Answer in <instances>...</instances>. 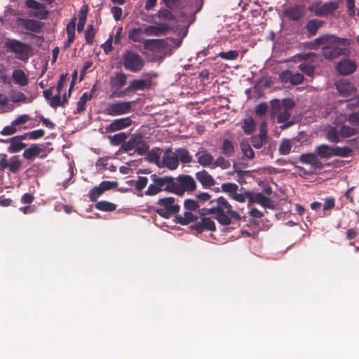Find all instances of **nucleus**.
<instances>
[{
    "mask_svg": "<svg viewBox=\"0 0 359 359\" xmlns=\"http://www.w3.org/2000/svg\"><path fill=\"white\" fill-rule=\"evenodd\" d=\"M93 95L88 93H83L79 100L76 103L77 111L79 114H82L86 110V104L88 100H91Z\"/></svg>",
    "mask_w": 359,
    "mask_h": 359,
    "instance_id": "39",
    "label": "nucleus"
},
{
    "mask_svg": "<svg viewBox=\"0 0 359 359\" xmlns=\"http://www.w3.org/2000/svg\"><path fill=\"white\" fill-rule=\"evenodd\" d=\"M19 130L20 129L16 128V126L14 125V123L12 121L10 126H5L0 131V134L1 135H4V136H9V135H12L16 133L17 131Z\"/></svg>",
    "mask_w": 359,
    "mask_h": 359,
    "instance_id": "55",
    "label": "nucleus"
},
{
    "mask_svg": "<svg viewBox=\"0 0 359 359\" xmlns=\"http://www.w3.org/2000/svg\"><path fill=\"white\" fill-rule=\"evenodd\" d=\"M16 23L18 27L34 33L41 32L43 27L44 26V23L39 20L23 18H18Z\"/></svg>",
    "mask_w": 359,
    "mask_h": 359,
    "instance_id": "13",
    "label": "nucleus"
},
{
    "mask_svg": "<svg viewBox=\"0 0 359 359\" xmlns=\"http://www.w3.org/2000/svg\"><path fill=\"white\" fill-rule=\"evenodd\" d=\"M9 143L7 151L10 154L18 153L27 147L25 143L20 142L15 136L9 138Z\"/></svg>",
    "mask_w": 359,
    "mask_h": 359,
    "instance_id": "30",
    "label": "nucleus"
},
{
    "mask_svg": "<svg viewBox=\"0 0 359 359\" xmlns=\"http://www.w3.org/2000/svg\"><path fill=\"white\" fill-rule=\"evenodd\" d=\"M241 148L244 156L248 159H252L255 157V152L248 143H242Z\"/></svg>",
    "mask_w": 359,
    "mask_h": 359,
    "instance_id": "53",
    "label": "nucleus"
},
{
    "mask_svg": "<svg viewBox=\"0 0 359 359\" xmlns=\"http://www.w3.org/2000/svg\"><path fill=\"white\" fill-rule=\"evenodd\" d=\"M340 133L334 127H331L326 133V138L332 143H338L341 141L340 140Z\"/></svg>",
    "mask_w": 359,
    "mask_h": 359,
    "instance_id": "40",
    "label": "nucleus"
},
{
    "mask_svg": "<svg viewBox=\"0 0 359 359\" xmlns=\"http://www.w3.org/2000/svg\"><path fill=\"white\" fill-rule=\"evenodd\" d=\"M76 20V18H73L67 25V40L64 44L65 49H67L74 41Z\"/></svg>",
    "mask_w": 359,
    "mask_h": 359,
    "instance_id": "27",
    "label": "nucleus"
},
{
    "mask_svg": "<svg viewBox=\"0 0 359 359\" xmlns=\"http://www.w3.org/2000/svg\"><path fill=\"white\" fill-rule=\"evenodd\" d=\"M177 222L182 225H187L189 223L194 222L197 219V217L195 216L191 212H185L183 215H179L177 217Z\"/></svg>",
    "mask_w": 359,
    "mask_h": 359,
    "instance_id": "37",
    "label": "nucleus"
},
{
    "mask_svg": "<svg viewBox=\"0 0 359 359\" xmlns=\"http://www.w3.org/2000/svg\"><path fill=\"white\" fill-rule=\"evenodd\" d=\"M95 36V31L94 29V26L92 24H89L87 26L86 30L85 32L86 43L90 46L93 45Z\"/></svg>",
    "mask_w": 359,
    "mask_h": 359,
    "instance_id": "44",
    "label": "nucleus"
},
{
    "mask_svg": "<svg viewBox=\"0 0 359 359\" xmlns=\"http://www.w3.org/2000/svg\"><path fill=\"white\" fill-rule=\"evenodd\" d=\"M132 109L130 102H117L108 105L104 113L109 116H116L129 113Z\"/></svg>",
    "mask_w": 359,
    "mask_h": 359,
    "instance_id": "11",
    "label": "nucleus"
},
{
    "mask_svg": "<svg viewBox=\"0 0 359 359\" xmlns=\"http://www.w3.org/2000/svg\"><path fill=\"white\" fill-rule=\"evenodd\" d=\"M150 81L144 79H134L130 82L128 86L126 88V91L128 93L137 90H143L149 87Z\"/></svg>",
    "mask_w": 359,
    "mask_h": 359,
    "instance_id": "25",
    "label": "nucleus"
},
{
    "mask_svg": "<svg viewBox=\"0 0 359 359\" xmlns=\"http://www.w3.org/2000/svg\"><path fill=\"white\" fill-rule=\"evenodd\" d=\"M212 163L215 167H219L222 169H227L231 166L230 162L223 156H219Z\"/></svg>",
    "mask_w": 359,
    "mask_h": 359,
    "instance_id": "56",
    "label": "nucleus"
},
{
    "mask_svg": "<svg viewBox=\"0 0 359 359\" xmlns=\"http://www.w3.org/2000/svg\"><path fill=\"white\" fill-rule=\"evenodd\" d=\"M87 6H84L81 8L79 13V22L77 24L78 32H81L86 22L87 19Z\"/></svg>",
    "mask_w": 359,
    "mask_h": 359,
    "instance_id": "36",
    "label": "nucleus"
},
{
    "mask_svg": "<svg viewBox=\"0 0 359 359\" xmlns=\"http://www.w3.org/2000/svg\"><path fill=\"white\" fill-rule=\"evenodd\" d=\"M104 193L103 190L100 186L93 187L89 192V198L90 201H96L98 197H100Z\"/></svg>",
    "mask_w": 359,
    "mask_h": 359,
    "instance_id": "57",
    "label": "nucleus"
},
{
    "mask_svg": "<svg viewBox=\"0 0 359 359\" xmlns=\"http://www.w3.org/2000/svg\"><path fill=\"white\" fill-rule=\"evenodd\" d=\"M11 100L14 103L25 102L29 103L31 100L27 98L25 95L22 92H13L11 95Z\"/></svg>",
    "mask_w": 359,
    "mask_h": 359,
    "instance_id": "49",
    "label": "nucleus"
},
{
    "mask_svg": "<svg viewBox=\"0 0 359 359\" xmlns=\"http://www.w3.org/2000/svg\"><path fill=\"white\" fill-rule=\"evenodd\" d=\"M349 40L339 38L334 35H321L309 43L311 49H317L323 46L322 54L327 59H333L339 55H346L349 53Z\"/></svg>",
    "mask_w": 359,
    "mask_h": 359,
    "instance_id": "2",
    "label": "nucleus"
},
{
    "mask_svg": "<svg viewBox=\"0 0 359 359\" xmlns=\"http://www.w3.org/2000/svg\"><path fill=\"white\" fill-rule=\"evenodd\" d=\"M161 151V149L158 147H156L152 149L151 150H149L146 154V160L150 163H155L158 167H161L160 162V154L158 151Z\"/></svg>",
    "mask_w": 359,
    "mask_h": 359,
    "instance_id": "34",
    "label": "nucleus"
},
{
    "mask_svg": "<svg viewBox=\"0 0 359 359\" xmlns=\"http://www.w3.org/2000/svg\"><path fill=\"white\" fill-rule=\"evenodd\" d=\"M14 83L20 86H25L29 83V78L21 69H15L12 72Z\"/></svg>",
    "mask_w": 359,
    "mask_h": 359,
    "instance_id": "26",
    "label": "nucleus"
},
{
    "mask_svg": "<svg viewBox=\"0 0 359 359\" xmlns=\"http://www.w3.org/2000/svg\"><path fill=\"white\" fill-rule=\"evenodd\" d=\"M50 106L53 108H57L59 106L65 107L64 103L61 100V93H57L55 95L50 99Z\"/></svg>",
    "mask_w": 359,
    "mask_h": 359,
    "instance_id": "59",
    "label": "nucleus"
},
{
    "mask_svg": "<svg viewBox=\"0 0 359 359\" xmlns=\"http://www.w3.org/2000/svg\"><path fill=\"white\" fill-rule=\"evenodd\" d=\"M151 183L148 184L147 177L138 176L137 180L128 181L127 183L134 187L135 194L139 197L156 196L161 192L172 193L175 187L174 177L170 175L161 176L156 173L150 175Z\"/></svg>",
    "mask_w": 359,
    "mask_h": 359,
    "instance_id": "1",
    "label": "nucleus"
},
{
    "mask_svg": "<svg viewBox=\"0 0 359 359\" xmlns=\"http://www.w3.org/2000/svg\"><path fill=\"white\" fill-rule=\"evenodd\" d=\"M218 55L224 60H232L237 58L238 52L237 50H229L227 52H220Z\"/></svg>",
    "mask_w": 359,
    "mask_h": 359,
    "instance_id": "58",
    "label": "nucleus"
},
{
    "mask_svg": "<svg viewBox=\"0 0 359 359\" xmlns=\"http://www.w3.org/2000/svg\"><path fill=\"white\" fill-rule=\"evenodd\" d=\"M142 31L140 28H134L129 32L128 37L134 42H142L143 40L141 38Z\"/></svg>",
    "mask_w": 359,
    "mask_h": 359,
    "instance_id": "54",
    "label": "nucleus"
},
{
    "mask_svg": "<svg viewBox=\"0 0 359 359\" xmlns=\"http://www.w3.org/2000/svg\"><path fill=\"white\" fill-rule=\"evenodd\" d=\"M339 94L345 97H358V90L348 80L342 79L335 83Z\"/></svg>",
    "mask_w": 359,
    "mask_h": 359,
    "instance_id": "12",
    "label": "nucleus"
},
{
    "mask_svg": "<svg viewBox=\"0 0 359 359\" xmlns=\"http://www.w3.org/2000/svg\"><path fill=\"white\" fill-rule=\"evenodd\" d=\"M196 156L198 158V163L203 167H208L213 163V156L205 150L198 151Z\"/></svg>",
    "mask_w": 359,
    "mask_h": 359,
    "instance_id": "31",
    "label": "nucleus"
},
{
    "mask_svg": "<svg viewBox=\"0 0 359 359\" xmlns=\"http://www.w3.org/2000/svg\"><path fill=\"white\" fill-rule=\"evenodd\" d=\"M23 157L27 160H33L39 156L41 158L46 157L47 154L44 153V147L42 144H34L27 149H25L22 154Z\"/></svg>",
    "mask_w": 359,
    "mask_h": 359,
    "instance_id": "16",
    "label": "nucleus"
},
{
    "mask_svg": "<svg viewBox=\"0 0 359 359\" xmlns=\"http://www.w3.org/2000/svg\"><path fill=\"white\" fill-rule=\"evenodd\" d=\"M299 69L301 70V72L309 76H312L315 72L314 66L306 62L300 64Z\"/></svg>",
    "mask_w": 359,
    "mask_h": 359,
    "instance_id": "51",
    "label": "nucleus"
},
{
    "mask_svg": "<svg viewBox=\"0 0 359 359\" xmlns=\"http://www.w3.org/2000/svg\"><path fill=\"white\" fill-rule=\"evenodd\" d=\"M357 69V64L350 58L341 59L336 66L337 71L341 75L346 76L353 74Z\"/></svg>",
    "mask_w": 359,
    "mask_h": 359,
    "instance_id": "14",
    "label": "nucleus"
},
{
    "mask_svg": "<svg viewBox=\"0 0 359 359\" xmlns=\"http://www.w3.org/2000/svg\"><path fill=\"white\" fill-rule=\"evenodd\" d=\"M255 203L264 208H271L272 206L271 199L264 196L262 193L255 194Z\"/></svg>",
    "mask_w": 359,
    "mask_h": 359,
    "instance_id": "45",
    "label": "nucleus"
},
{
    "mask_svg": "<svg viewBox=\"0 0 359 359\" xmlns=\"http://www.w3.org/2000/svg\"><path fill=\"white\" fill-rule=\"evenodd\" d=\"M271 113L273 116H277V121L282 123L281 129H285L290 127L294 123L291 120V114L290 111L282 110L280 101L277 99L271 101Z\"/></svg>",
    "mask_w": 359,
    "mask_h": 359,
    "instance_id": "7",
    "label": "nucleus"
},
{
    "mask_svg": "<svg viewBox=\"0 0 359 359\" xmlns=\"http://www.w3.org/2000/svg\"><path fill=\"white\" fill-rule=\"evenodd\" d=\"M355 99H351L344 104H345L346 111L351 112H356L359 111V97H355Z\"/></svg>",
    "mask_w": 359,
    "mask_h": 359,
    "instance_id": "43",
    "label": "nucleus"
},
{
    "mask_svg": "<svg viewBox=\"0 0 359 359\" xmlns=\"http://www.w3.org/2000/svg\"><path fill=\"white\" fill-rule=\"evenodd\" d=\"M266 143V139L259 136L254 135L251 138V144L253 147L255 149L262 148Z\"/></svg>",
    "mask_w": 359,
    "mask_h": 359,
    "instance_id": "52",
    "label": "nucleus"
},
{
    "mask_svg": "<svg viewBox=\"0 0 359 359\" xmlns=\"http://www.w3.org/2000/svg\"><path fill=\"white\" fill-rule=\"evenodd\" d=\"M170 29L169 26L165 23H160L158 25L147 26L144 28L143 33L147 36H158L165 34Z\"/></svg>",
    "mask_w": 359,
    "mask_h": 359,
    "instance_id": "23",
    "label": "nucleus"
},
{
    "mask_svg": "<svg viewBox=\"0 0 359 359\" xmlns=\"http://www.w3.org/2000/svg\"><path fill=\"white\" fill-rule=\"evenodd\" d=\"M158 17L160 19H163V20H172L174 19L173 14L171 13V11H170L168 9L160 10L158 13Z\"/></svg>",
    "mask_w": 359,
    "mask_h": 359,
    "instance_id": "64",
    "label": "nucleus"
},
{
    "mask_svg": "<svg viewBox=\"0 0 359 359\" xmlns=\"http://www.w3.org/2000/svg\"><path fill=\"white\" fill-rule=\"evenodd\" d=\"M292 149V144L290 140H283L279 146L278 151L281 155H287Z\"/></svg>",
    "mask_w": 359,
    "mask_h": 359,
    "instance_id": "50",
    "label": "nucleus"
},
{
    "mask_svg": "<svg viewBox=\"0 0 359 359\" xmlns=\"http://www.w3.org/2000/svg\"><path fill=\"white\" fill-rule=\"evenodd\" d=\"M149 149V146L144 140L143 135L140 133H134L126 142L121 145L119 151L128 153L129 156H133L134 154L144 156Z\"/></svg>",
    "mask_w": 359,
    "mask_h": 359,
    "instance_id": "4",
    "label": "nucleus"
},
{
    "mask_svg": "<svg viewBox=\"0 0 359 359\" xmlns=\"http://www.w3.org/2000/svg\"><path fill=\"white\" fill-rule=\"evenodd\" d=\"M179 165V160L176 152H172L170 148H168L164 151L162 158V165L167 168L168 170H174L177 168Z\"/></svg>",
    "mask_w": 359,
    "mask_h": 359,
    "instance_id": "15",
    "label": "nucleus"
},
{
    "mask_svg": "<svg viewBox=\"0 0 359 359\" xmlns=\"http://www.w3.org/2000/svg\"><path fill=\"white\" fill-rule=\"evenodd\" d=\"M339 7V1L336 0L329 1L323 4L320 7L315 11L316 16H326L333 13Z\"/></svg>",
    "mask_w": 359,
    "mask_h": 359,
    "instance_id": "21",
    "label": "nucleus"
},
{
    "mask_svg": "<svg viewBox=\"0 0 359 359\" xmlns=\"http://www.w3.org/2000/svg\"><path fill=\"white\" fill-rule=\"evenodd\" d=\"M128 135L126 133L121 132L109 137L110 143L112 145L118 146L122 144L123 142H126Z\"/></svg>",
    "mask_w": 359,
    "mask_h": 359,
    "instance_id": "42",
    "label": "nucleus"
},
{
    "mask_svg": "<svg viewBox=\"0 0 359 359\" xmlns=\"http://www.w3.org/2000/svg\"><path fill=\"white\" fill-rule=\"evenodd\" d=\"M184 207L185 209L194 211L199 208L198 203L193 199H187L184 202Z\"/></svg>",
    "mask_w": 359,
    "mask_h": 359,
    "instance_id": "62",
    "label": "nucleus"
},
{
    "mask_svg": "<svg viewBox=\"0 0 359 359\" xmlns=\"http://www.w3.org/2000/svg\"><path fill=\"white\" fill-rule=\"evenodd\" d=\"M175 187L173 194L179 196L182 195L185 191H193L196 188L194 179L188 175H180L174 177Z\"/></svg>",
    "mask_w": 359,
    "mask_h": 359,
    "instance_id": "9",
    "label": "nucleus"
},
{
    "mask_svg": "<svg viewBox=\"0 0 359 359\" xmlns=\"http://www.w3.org/2000/svg\"><path fill=\"white\" fill-rule=\"evenodd\" d=\"M305 7L303 5H295L286 8L284 13L287 18L292 21L301 20L305 15Z\"/></svg>",
    "mask_w": 359,
    "mask_h": 359,
    "instance_id": "18",
    "label": "nucleus"
},
{
    "mask_svg": "<svg viewBox=\"0 0 359 359\" xmlns=\"http://www.w3.org/2000/svg\"><path fill=\"white\" fill-rule=\"evenodd\" d=\"M127 82V75L123 72H116L109 77V86L112 89L119 90Z\"/></svg>",
    "mask_w": 359,
    "mask_h": 359,
    "instance_id": "20",
    "label": "nucleus"
},
{
    "mask_svg": "<svg viewBox=\"0 0 359 359\" xmlns=\"http://www.w3.org/2000/svg\"><path fill=\"white\" fill-rule=\"evenodd\" d=\"M324 22L318 19H313L308 21L306 25V29L309 36H313L317 34L318 30L323 25Z\"/></svg>",
    "mask_w": 359,
    "mask_h": 359,
    "instance_id": "29",
    "label": "nucleus"
},
{
    "mask_svg": "<svg viewBox=\"0 0 359 359\" xmlns=\"http://www.w3.org/2000/svg\"><path fill=\"white\" fill-rule=\"evenodd\" d=\"M95 206L97 210L104 212H113L116 208V204L106 201H100Z\"/></svg>",
    "mask_w": 359,
    "mask_h": 359,
    "instance_id": "38",
    "label": "nucleus"
},
{
    "mask_svg": "<svg viewBox=\"0 0 359 359\" xmlns=\"http://www.w3.org/2000/svg\"><path fill=\"white\" fill-rule=\"evenodd\" d=\"M7 50L16 55V58L26 62L29 57L31 46L17 39H8L6 42Z\"/></svg>",
    "mask_w": 359,
    "mask_h": 359,
    "instance_id": "8",
    "label": "nucleus"
},
{
    "mask_svg": "<svg viewBox=\"0 0 359 359\" xmlns=\"http://www.w3.org/2000/svg\"><path fill=\"white\" fill-rule=\"evenodd\" d=\"M255 128V122L252 118H248L244 120L243 129L246 135L252 134Z\"/></svg>",
    "mask_w": 359,
    "mask_h": 359,
    "instance_id": "46",
    "label": "nucleus"
},
{
    "mask_svg": "<svg viewBox=\"0 0 359 359\" xmlns=\"http://www.w3.org/2000/svg\"><path fill=\"white\" fill-rule=\"evenodd\" d=\"M121 65L124 69L133 73L141 72L144 65V59L137 53L125 50L121 55Z\"/></svg>",
    "mask_w": 359,
    "mask_h": 359,
    "instance_id": "5",
    "label": "nucleus"
},
{
    "mask_svg": "<svg viewBox=\"0 0 359 359\" xmlns=\"http://www.w3.org/2000/svg\"><path fill=\"white\" fill-rule=\"evenodd\" d=\"M22 166L18 156H13L9 159L6 154H0V172L8 170L11 173H17Z\"/></svg>",
    "mask_w": 359,
    "mask_h": 359,
    "instance_id": "10",
    "label": "nucleus"
},
{
    "mask_svg": "<svg viewBox=\"0 0 359 359\" xmlns=\"http://www.w3.org/2000/svg\"><path fill=\"white\" fill-rule=\"evenodd\" d=\"M351 153L352 150L347 147H333V156L348 157Z\"/></svg>",
    "mask_w": 359,
    "mask_h": 359,
    "instance_id": "41",
    "label": "nucleus"
},
{
    "mask_svg": "<svg viewBox=\"0 0 359 359\" xmlns=\"http://www.w3.org/2000/svg\"><path fill=\"white\" fill-rule=\"evenodd\" d=\"M132 120L130 117H125L113 121L109 126L106 127L107 132L113 133L126 128L131 126Z\"/></svg>",
    "mask_w": 359,
    "mask_h": 359,
    "instance_id": "22",
    "label": "nucleus"
},
{
    "mask_svg": "<svg viewBox=\"0 0 359 359\" xmlns=\"http://www.w3.org/2000/svg\"><path fill=\"white\" fill-rule=\"evenodd\" d=\"M191 228L196 230L198 233H201L205 230L210 231H216L215 222L211 218L206 217H202L201 222L191 225Z\"/></svg>",
    "mask_w": 359,
    "mask_h": 359,
    "instance_id": "17",
    "label": "nucleus"
},
{
    "mask_svg": "<svg viewBox=\"0 0 359 359\" xmlns=\"http://www.w3.org/2000/svg\"><path fill=\"white\" fill-rule=\"evenodd\" d=\"M177 159L183 163H189L192 161V156L186 148H179L175 151Z\"/></svg>",
    "mask_w": 359,
    "mask_h": 359,
    "instance_id": "35",
    "label": "nucleus"
},
{
    "mask_svg": "<svg viewBox=\"0 0 359 359\" xmlns=\"http://www.w3.org/2000/svg\"><path fill=\"white\" fill-rule=\"evenodd\" d=\"M196 177L203 187H210L216 183L215 179L205 170L196 172Z\"/></svg>",
    "mask_w": 359,
    "mask_h": 359,
    "instance_id": "24",
    "label": "nucleus"
},
{
    "mask_svg": "<svg viewBox=\"0 0 359 359\" xmlns=\"http://www.w3.org/2000/svg\"><path fill=\"white\" fill-rule=\"evenodd\" d=\"M156 205L158 207L155 209V212L165 219H169L173 215L178 213L180 209V205L176 203V199L172 196L159 198Z\"/></svg>",
    "mask_w": 359,
    "mask_h": 359,
    "instance_id": "6",
    "label": "nucleus"
},
{
    "mask_svg": "<svg viewBox=\"0 0 359 359\" xmlns=\"http://www.w3.org/2000/svg\"><path fill=\"white\" fill-rule=\"evenodd\" d=\"M210 212L214 213V218L223 226L231 224L232 219L240 221L241 217L239 213L233 209L232 205L223 196L210 201Z\"/></svg>",
    "mask_w": 359,
    "mask_h": 359,
    "instance_id": "3",
    "label": "nucleus"
},
{
    "mask_svg": "<svg viewBox=\"0 0 359 359\" xmlns=\"http://www.w3.org/2000/svg\"><path fill=\"white\" fill-rule=\"evenodd\" d=\"M222 153L226 157H231L235 154V146L229 139H224L220 147Z\"/></svg>",
    "mask_w": 359,
    "mask_h": 359,
    "instance_id": "33",
    "label": "nucleus"
},
{
    "mask_svg": "<svg viewBox=\"0 0 359 359\" xmlns=\"http://www.w3.org/2000/svg\"><path fill=\"white\" fill-rule=\"evenodd\" d=\"M299 161L302 163L311 165L313 168L321 170L323 163L318 159L317 154L306 153L299 156Z\"/></svg>",
    "mask_w": 359,
    "mask_h": 359,
    "instance_id": "19",
    "label": "nucleus"
},
{
    "mask_svg": "<svg viewBox=\"0 0 359 359\" xmlns=\"http://www.w3.org/2000/svg\"><path fill=\"white\" fill-rule=\"evenodd\" d=\"M164 43L163 39H145L143 41L144 48L146 50L150 51L157 52L161 50L163 43Z\"/></svg>",
    "mask_w": 359,
    "mask_h": 359,
    "instance_id": "32",
    "label": "nucleus"
},
{
    "mask_svg": "<svg viewBox=\"0 0 359 359\" xmlns=\"http://www.w3.org/2000/svg\"><path fill=\"white\" fill-rule=\"evenodd\" d=\"M221 188L224 192L228 193L231 198L238 191V186L235 183L228 182L222 184Z\"/></svg>",
    "mask_w": 359,
    "mask_h": 359,
    "instance_id": "48",
    "label": "nucleus"
},
{
    "mask_svg": "<svg viewBox=\"0 0 359 359\" xmlns=\"http://www.w3.org/2000/svg\"><path fill=\"white\" fill-rule=\"evenodd\" d=\"M316 153L320 158H330L333 156V147L326 144H320L316 148Z\"/></svg>",
    "mask_w": 359,
    "mask_h": 359,
    "instance_id": "28",
    "label": "nucleus"
},
{
    "mask_svg": "<svg viewBox=\"0 0 359 359\" xmlns=\"http://www.w3.org/2000/svg\"><path fill=\"white\" fill-rule=\"evenodd\" d=\"M345 117H348V122L353 126H359V111L351 112L349 114H344Z\"/></svg>",
    "mask_w": 359,
    "mask_h": 359,
    "instance_id": "60",
    "label": "nucleus"
},
{
    "mask_svg": "<svg viewBox=\"0 0 359 359\" xmlns=\"http://www.w3.org/2000/svg\"><path fill=\"white\" fill-rule=\"evenodd\" d=\"M339 133L341 137H349L356 135L358 133V130L348 126H342L339 129Z\"/></svg>",
    "mask_w": 359,
    "mask_h": 359,
    "instance_id": "47",
    "label": "nucleus"
},
{
    "mask_svg": "<svg viewBox=\"0 0 359 359\" xmlns=\"http://www.w3.org/2000/svg\"><path fill=\"white\" fill-rule=\"evenodd\" d=\"M99 186L101 187V189L104 192L105 191L110 190L112 189H115L118 186L117 182H111V181H102Z\"/></svg>",
    "mask_w": 359,
    "mask_h": 359,
    "instance_id": "61",
    "label": "nucleus"
},
{
    "mask_svg": "<svg viewBox=\"0 0 359 359\" xmlns=\"http://www.w3.org/2000/svg\"><path fill=\"white\" fill-rule=\"evenodd\" d=\"M292 76V72L291 71L285 70V71H283L280 74L279 79L282 83H287L288 82L291 83Z\"/></svg>",
    "mask_w": 359,
    "mask_h": 359,
    "instance_id": "63",
    "label": "nucleus"
}]
</instances>
